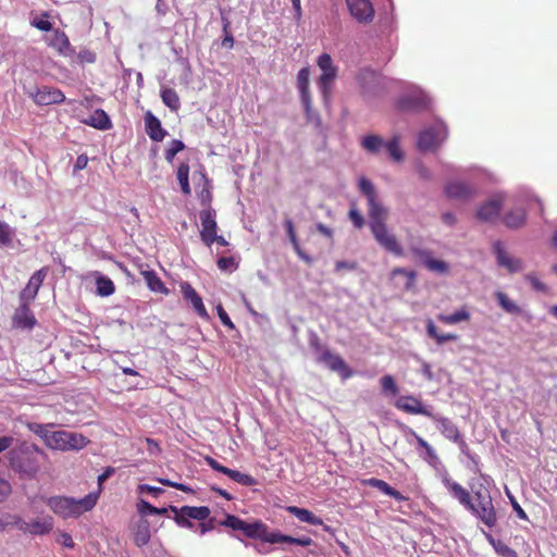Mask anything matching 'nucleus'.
<instances>
[{"label":"nucleus","instance_id":"obj_4","mask_svg":"<svg viewBox=\"0 0 557 557\" xmlns=\"http://www.w3.org/2000/svg\"><path fill=\"white\" fill-rule=\"evenodd\" d=\"M466 508L487 528L492 529L496 525L497 515L488 491H475L470 505Z\"/></svg>","mask_w":557,"mask_h":557},{"label":"nucleus","instance_id":"obj_55","mask_svg":"<svg viewBox=\"0 0 557 557\" xmlns=\"http://www.w3.org/2000/svg\"><path fill=\"white\" fill-rule=\"evenodd\" d=\"M348 215L356 228L363 227L364 219H363L362 214L359 212V210L356 208V206H352L350 208Z\"/></svg>","mask_w":557,"mask_h":557},{"label":"nucleus","instance_id":"obj_18","mask_svg":"<svg viewBox=\"0 0 557 557\" xmlns=\"http://www.w3.org/2000/svg\"><path fill=\"white\" fill-rule=\"evenodd\" d=\"M395 406L397 409L409 413V414H422V416H431V411L428 410L414 396H400Z\"/></svg>","mask_w":557,"mask_h":557},{"label":"nucleus","instance_id":"obj_49","mask_svg":"<svg viewBox=\"0 0 557 557\" xmlns=\"http://www.w3.org/2000/svg\"><path fill=\"white\" fill-rule=\"evenodd\" d=\"M216 265L219 270L231 273L236 271L239 264L234 257H220L216 260Z\"/></svg>","mask_w":557,"mask_h":557},{"label":"nucleus","instance_id":"obj_12","mask_svg":"<svg viewBox=\"0 0 557 557\" xmlns=\"http://www.w3.org/2000/svg\"><path fill=\"white\" fill-rule=\"evenodd\" d=\"M48 267H42L33 273L28 283L20 293V300L32 302L37 297V294L48 274Z\"/></svg>","mask_w":557,"mask_h":557},{"label":"nucleus","instance_id":"obj_16","mask_svg":"<svg viewBox=\"0 0 557 557\" xmlns=\"http://www.w3.org/2000/svg\"><path fill=\"white\" fill-rule=\"evenodd\" d=\"M428 418H431L437 424V429L444 437L451 442L461 443L465 445L458 426L450 419L433 414L432 412L431 416H428Z\"/></svg>","mask_w":557,"mask_h":557},{"label":"nucleus","instance_id":"obj_59","mask_svg":"<svg viewBox=\"0 0 557 557\" xmlns=\"http://www.w3.org/2000/svg\"><path fill=\"white\" fill-rule=\"evenodd\" d=\"M8 519H9V523H11V525L16 527L20 531H22L24 533L28 532L29 522H26L20 516H16V515L11 516V515H9Z\"/></svg>","mask_w":557,"mask_h":557},{"label":"nucleus","instance_id":"obj_51","mask_svg":"<svg viewBox=\"0 0 557 557\" xmlns=\"http://www.w3.org/2000/svg\"><path fill=\"white\" fill-rule=\"evenodd\" d=\"M284 226L286 230V233L288 235V238L293 245L294 250L296 253H300V245L296 235L295 226L292 220L287 219L284 221Z\"/></svg>","mask_w":557,"mask_h":557},{"label":"nucleus","instance_id":"obj_27","mask_svg":"<svg viewBox=\"0 0 557 557\" xmlns=\"http://www.w3.org/2000/svg\"><path fill=\"white\" fill-rule=\"evenodd\" d=\"M494 250L499 265L507 268L510 272H517L521 269L520 261L510 258L499 242L495 243Z\"/></svg>","mask_w":557,"mask_h":557},{"label":"nucleus","instance_id":"obj_5","mask_svg":"<svg viewBox=\"0 0 557 557\" xmlns=\"http://www.w3.org/2000/svg\"><path fill=\"white\" fill-rule=\"evenodd\" d=\"M170 510L174 512V521L181 528L190 529L193 528L191 519L198 521H206L210 516V509L207 506H183L177 508L176 506H170Z\"/></svg>","mask_w":557,"mask_h":557},{"label":"nucleus","instance_id":"obj_15","mask_svg":"<svg viewBox=\"0 0 557 557\" xmlns=\"http://www.w3.org/2000/svg\"><path fill=\"white\" fill-rule=\"evenodd\" d=\"M410 250L417 258H419L423 262L424 267L429 271L440 274H445L448 272L449 265L443 260L434 259L430 250L417 247H411Z\"/></svg>","mask_w":557,"mask_h":557},{"label":"nucleus","instance_id":"obj_23","mask_svg":"<svg viewBox=\"0 0 557 557\" xmlns=\"http://www.w3.org/2000/svg\"><path fill=\"white\" fill-rule=\"evenodd\" d=\"M361 484L364 486L375 487L379 491H381L382 493H384L385 495H388L389 497H392L398 502L406 500V497L400 492H398L397 490H395L388 483H386L385 481H383L381 479H376V478L364 479L361 481Z\"/></svg>","mask_w":557,"mask_h":557},{"label":"nucleus","instance_id":"obj_61","mask_svg":"<svg viewBox=\"0 0 557 557\" xmlns=\"http://www.w3.org/2000/svg\"><path fill=\"white\" fill-rule=\"evenodd\" d=\"M159 482L162 484V485H165V486H171V487H174L178 491H182L184 493H195L194 490L185 484H182V483H177V482H173L169 479H159Z\"/></svg>","mask_w":557,"mask_h":557},{"label":"nucleus","instance_id":"obj_7","mask_svg":"<svg viewBox=\"0 0 557 557\" xmlns=\"http://www.w3.org/2000/svg\"><path fill=\"white\" fill-rule=\"evenodd\" d=\"M216 212L213 208H205L199 213L201 222L200 238L207 247H211L218 233Z\"/></svg>","mask_w":557,"mask_h":557},{"label":"nucleus","instance_id":"obj_36","mask_svg":"<svg viewBox=\"0 0 557 557\" xmlns=\"http://www.w3.org/2000/svg\"><path fill=\"white\" fill-rule=\"evenodd\" d=\"M385 141L377 135L364 136L361 140V147L370 153H379L385 148Z\"/></svg>","mask_w":557,"mask_h":557},{"label":"nucleus","instance_id":"obj_52","mask_svg":"<svg viewBox=\"0 0 557 557\" xmlns=\"http://www.w3.org/2000/svg\"><path fill=\"white\" fill-rule=\"evenodd\" d=\"M12 231L10 226L0 221V247H9L12 244Z\"/></svg>","mask_w":557,"mask_h":557},{"label":"nucleus","instance_id":"obj_14","mask_svg":"<svg viewBox=\"0 0 557 557\" xmlns=\"http://www.w3.org/2000/svg\"><path fill=\"white\" fill-rule=\"evenodd\" d=\"M20 306L15 309L12 317V324L16 329L32 330L36 324V318L29 308V301L20 300Z\"/></svg>","mask_w":557,"mask_h":557},{"label":"nucleus","instance_id":"obj_6","mask_svg":"<svg viewBox=\"0 0 557 557\" xmlns=\"http://www.w3.org/2000/svg\"><path fill=\"white\" fill-rule=\"evenodd\" d=\"M446 137V126L443 124H435L434 126L429 127L419 134L418 148L421 151L436 150Z\"/></svg>","mask_w":557,"mask_h":557},{"label":"nucleus","instance_id":"obj_30","mask_svg":"<svg viewBox=\"0 0 557 557\" xmlns=\"http://www.w3.org/2000/svg\"><path fill=\"white\" fill-rule=\"evenodd\" d=\"M53 529V519L48 516L42 519H35L29 522L28 534L32 535H46Z\"/></svg>","mask_w":557,"mask_h":557},{"label":"nucleus","instance_id":"obj_22","mask_svg":"<svg viewBox=\"0 0 557 557\" xmlns=\"http://www.w3.org/2000/svg\"><path fill=\"white\" fill-rule=\"evenodd\" d=\"M443 484L450 492V494L459 500V503L466 508L470 505L472 499L470 493L459 483L454 481L449 476L443 478Z\"/></svg>","mask_w":557,"mask_h":557},{"label":"nucleus","instance_id":"obj_54","mask_svg":"<svg viewBox=\"0 0 557 557\" xmlns=\"http://www.w3.org/2000/svg\"><path fill=\"white\" fill-rule=\"evenodd\" d=\"M309 69L304 67L298 72L297 75V86L299 90H306L309 89Z\"/></svg>","mask_w":557,"mask_h":557},{"label":"nucleus","instance_id":"obj_38","mask_svg":"<svg viewBox=\"0 0 557 557\" xmlns=\"http://www.w3.org/2000/svg\"><path fill=\"white\" fill-rule=\"evenodd\" d=\"M276 543L296 544L299 546L307 547L312 544V540L308 536L293 537L290 535H285L280 532H275V539H271V544Z\"/></svg>","mask_w":557,"mask_h":557},{"label":"nucleus","instance_id":"obj_34","mask_svg":"<svg viewBox=\"0 0 557 557\" xmlns=\"http://www.w3.org/2000/svg\"><path fill=\"white\" fill-rule=\"evenodd\" d=\"M426 333L431 338L435 339V342L438 345H443L446 342L458 339V335H456L454 333H447V334L438 333V330L432 320H428V322H426Z\"/></svg>","mask_w":557,"mask_h":557},{"label":"nucleus","instance_id":"obj_8","mask_svg":"<svg viewBox=\"0 0 557 557\" xmlns=\"http://www.w3.org/2000/svg\"><path fill=\"white\" fill-rule=\"evenodd\" d=\"M375 240L387 251L403 256V249L394 234L389 233L386 223H375L370 226Z\"/></svg>","mask_w":557,"mask_h":557},{"label":"nucleus","instance_id":"obj_43","mask_svg":"<svg viewBox=\"0 0 557 557\" xmlns=\"http://www.w3.org/2000/svg\"><path fill=\"white\" fill-rule=\"evenodd\" d=\"M498 305L508 313L519 314L521 313V308L503 292H497L495 294Z\"/></svg>","mask_w":557,"mask_h":557},{"label":"nucleus","instance_id":"obj_26","mask_svg":"<svg viewBox=\"0 0 557 557\" xmlns=\"http://www.w3.org/2000/svg\"><path fill=\"white\" fill-rule=\"evenodd\" d=\"M494 250L499 265L507 268L510 272H517L521 269L520 261L510 258L499 242L495 243Z\"/></svg>","mask_w":557,"mask_h":557},{"label":"nucleus","instance_id":"obj_13","mask_svg":"<svg viewBox=\"0 0 557 557\" xmlns=\"http://www.w3.org/2000/svg\"><path fill=\"white\" fill-rule=\"evenodd\" d=\"M318 360L325 363L330 370L337 372L344 380L351 377L354 374L344 359L330 350H324Z\"/></svg>","mask_w":557,"mask_h":557},{"label":"nucleus","instance_id":"obj_24","mask_svg":"<svg viewBox=\"0 0 557 557\" xmlns=\"http://www.w3.org/2000/svg\"><path fill=\"white\" fill-rule=\"evenodd\" d=\"M86 125L92 126L97 129L107 131L112 127L109 115L102 109H97L92 114L83 121Z\"/></svg>","mask_w":557,"mask_h":557},{"label":"nucleus","instance_id":"obj_9","mask_svg":"<svg viewBox=\"0 0 557 557\" xmlns=\"http://www.w3.org/2000/svg\"><path fill=\"white\" fill-rule=\"evenodd\" d=\"M28 95L38 106L59 104L65 101L62 90L51 86L37 87L34 91H29Z\"/></svg>","mask_w":557,"mask_h":557},{"label":"nucleus","instance_id":"obj_48","mask_svg":"<svg viewBox=\"0 0 557 557\" xmlns=\"http://www.w3.org/2000/svg\"><path fill=\"white\" fill-rule=\"evenodd\" d=\"M186 148L185 144L180 139H173L164 151V158L169 163H172L175 156Z\"/></svg>","mask_w":557,"mask_h":557},{"label":"nucleus","instance_id":"obj_28","mask_svg":"<svg viewBox=\"0 0 557 557\" xmlns=\"http://www.w3.org/2000/svg\"><path fill=\"white\" fill-rule=\"evenodd\" d=\"M286 510L289 513L294 515L301 522H306L311 525H323V520L306 508L288 506Z\"/></svg>","mask_w":557,"mask_h":557},{"label":"nucleus","instance_id":"obj_41","mask_svg":"<svg viewBox=\"0 0 557 557\" xmlns=\"http://www.w3.org/2000/svg\"><path fill=\"white\" fill-rule=\"evenodd\" d=\"M163 103L172 111H177L181 107V100L177 92L173 88H163L161 90Z\"/></svg>","mask_w":557,"mask_h":557},{"label":"nucleus","instance_id":"obj_33","mask_svg":"<svg viewBox=\"0 0 557 557\" xmlns=\"http://www.w3.org/2000/svg\"><path fill=\"white\" fill-rule=\"evenodd\" d=\"M370 226L377 223H386L387 210L377 201V198L372 202H368Z\"/></svg>","mask_w":557,"mask_h":557},{"label":"nucleus","instance_id":"obj_25","mask_svg":"<svg viewBox=\"0 0 557 557\" xmlns=\"http://www.w3.org/2000/svg\"><path fill=\"white\" fill-rule=\"evenodd\" d=\"M445 191L449 198H454V199H468L474 193V190L471 186H469L466 183H461V182H454V183L448 184L446 186Z\"/></svg>","mask_w":557,"mask_h":557},{"label":"nucleus","instance_id":"obj_40","mask_svg":"<svg viewBox=\"0 0 557 557\" xmlns=\"http://www.w3.org/2000/svg\"><path fill=\"white\" fill-rule=\"evenodd\" d=\"M66 450L82 449L88 444V440L78 433L65 431Z\"/></svg>","mask_w":557,"mask_h":557},{"label":"nucleus","instance_id":"obj_57","mask_svg":"<svg viewBox=\"0 0 557 557\" xmlns=\"http://www.w3.org/2000/svg\"><path fill=\"white\" fill-rule=\"evenodd\" d=\"M42 16L45 18H35L32 21V25L34 27H36L37 29L39 30H42V32H50L52 29V24L51 22H49L47 18H48V13H44Z\"/></svg>","mask_w":557,"mask_h":557},{"label":"nucleus","instance_id":"obj_58","mask_svg":"<svg viewBox=\"0 0 557 557\" xmlns=\"http://www.w3.org/2000/svg\"><path fill=\"white\" fill-rule=\"evenodd\" d=\"M397 275H404L408 278L407 288H410L413 285L416 278V273L413 271H407L406 269L403 268H395L392 271V276L395 277Z\"/></svg>","mask_w":557,"mask_h":557},{"label":"nucleus","instance_id":"obj_10","mask_svg":"<svg viewBox=\"0 0 557 557\" xmlns=\"http://www.w3.org/2000/svg\"><path fill=\"white\" fill-rule=\"evenodd\" d=\"M351 16L358 23H370L374 17V8L370 0H346Z\"/></svg>","mask_w":557,"mask_h":557},{"label":"nucleus","instance_id":"obj_50","mask_svg":"<svg viewBox=\"0 0 557 557\" xmlns=\"http://www.w3.org/2000/svg\"><path fill=\"white\" fill-rule=\"evenodd\" d=\"M380 383H381L382 391L384 393H389L393 396L398 394V392H399L398 386L395 382V379L392 375L386 374V375L382 376L380 380Z\"/></svg>","mask_w":557,"mask_h":557},{"label":"nucleus","instance_id":"obj_39","mask_svg":"<svg viewBox=\"0 0 557 557\" xmlns=\"http://www.w3.org/2000/svg\"><path fill=\"white\" fill-rule=\"evenodd\" d=\"M97 294L101 297H108L114 294L115 285L113 281L107 276L99 275L96 278Z\"/></svg>","mask_w":557,"mask_h":557},{"label":"nucleus","instance_id":"obj_37","mask_svg":"<svg viewBox=\"0 0 557 557\" xmlns=\"http://www.w3.org/2000/svg\"><path fill=\"white\" fill-rule=\"evenodd\" d=\"M177 181L181 187V190L184 195H190L191 188L189 185V165L187 162H182L176 172Z\"/></svg>","mask_w":557,"mask_h":557},{"label":"nucleus","instance_id":"obj_42","mask_svg":"<svg viewBox=\"0 0 557 557\" xmlns=\"http://www.w3.org/2000/svg\"><path fill=\"white\" fill-rule=\"evenodd\" d=\"M47 446L51 449L66 450L65 431H52L48 435Z\"/></svg>","mask_w":557,"mask_h":557},{"label":"nucleus","instance_id":"obj_62","mask_svg":"<svg viewBox=\"0 0 557 557\" xmlns=\"http://www.w3.org/2000/svg\"><path fill=\"white\" fill-rule=\"evenodd\" d=\"M216 312H218V315L222 322V324L226 327H228L230 330H234L235 329V325L234 323L232 322V320L230 319L227 312L224 310V308L222 307V305H219L216 307Z\"/></svg>","mask_w":557,"mask_h":557},{"label":"nucleus","instance_id":"obj_32","mask_svg":"<svg viewBox=\"0 0 557 557\" xmlns=\"http://www.w3.org/2000/svg\"><path fill=\"white\" fill-rule=\"evenodd\" d=\"M525 211L522 208H516L505 213L503 221L509 228L521 227L525 223Z\"/></svg>","mask_w":557,"mask_h":557},{"label":"nucleus","instance_id":"obj_1","mask_svg":"<svg viewBox=\"0 0 557 557\" xmlns=\"http://www.w3.org/2000/svg\"><path fill=\"white\" fill-rule=\"evenodd\" d=\"M47 455L36 444L24 441L7 453L9 468L20 479H34Z\"/></svg>","mask_w":557,"mask_h":557},{"label":"nucleus","instance_id":"obj_46","mask_svg":"<svg viewBox=\"0 0 557 557\" xmlns=\"http://www.w3.org/2000/svg\"><path fill=\"white\" fill-rule=\"evenodd\" d=\"M385 149L394 161L399 162L403 160L404 153L399 147L398 136H394L391 140L386 141Z\"/></svg>","mask_w":557,"mask_h":557},{"label":"nucleus","instance_id":"obj_45","mask_svg":"<svg viewBox=\"0 0 557 557\" xmlns=\"http://www.w3.org/2000/svg\"><path fill=\"white\" fill-rule=\"evenodd\" d=\"M360 193L366 196L368 202H372L377 198L376 190L372 182L366 177H361L358 183Z\"/></svg>","mask_w":557,"mask_h":557},{"label":"nucleus","instance_id":"obj_29","mask_svg":"<svg viewBox=\"0 0 557 557\" xmlns=\"http://www.w3.org/2000/svg\"><path fill=\"white\" fill-rule=\"evenodd\" d=\"M141 275L144 276L147 286L151 292L160 293L163 295H168L170 290L164 285V283L160 280L157 273L153 270H141Z\"/></svg>","mask_w":557,"mask_h":557},{"label":"nucleus","instance_id":"obj_11","mask_svg":"<svg viewBox=\"0 0 557 557\" xmlns=\"http://www.w3.org/2000/svg\"><path fill=\"white\" fill-rule=\"evenodd\" d=\"M318 66L323 72L319 77V85L323 94H327L331 83L337 76V69L333 65L332 58L329 53H322L318 59Z\"/></svg>","mask_w":557,"mask_h":557},{"label":"nucleus","instance_id":"obj_47","mask_svg":"<svg viewBox=\"0 0 557 557\" xmlns=\"http://www.w3.org/2000/svg\"><path fill=\"white\" fill-rule=\"evenodd\" d=\"M227 476L244 486H253L257 484V481L252 475L237 470L230 469Z\"/></svg>","mask_w":557,"mask_h":557},{"label":"nucleus","instance_id":"obj_31","mask_svg":"<svg viewBox=\"0 0 557 557\" xmlns=\"http://www.w3.org/2000/svg\"><path fill=\"white\" fill-rule=\"evenodd\" d=\"M471 319V314L466 306L451 314L440 313L437 320L447 325H454L459 322H468Z\"/></svg>","mask_w":557,"mask_h":557},{"label":"nucleus","instance_id":"obj_20","mask_svg":"<svg viewBox=\"0 0 557 557\" xmlns=\"http://www.w3.org/2000/svg\"><path fill=\"white\" fill-rule=\"evenodd\" d=\"M502 199H491L483 203L476 212V216L482 222H494L498 219L502 209Z\"/></svg>","mask_w":557,"mask_h":557},{"label":"nucleus","instance_id":"obj_2","mask_svg":"<svg viewBox=\"0 0 557 557\" xmlns=\"http://www.w3.org/2000/svg\"><path fill=\"white\" fill-rule=\"evenodd\" d=\"M50 510L62 519L78 518L95 508L99 499V492H91L81 499L70 496L41 497Z\"/></svg>","mask_w":557,"mask_h":557},{"label":"nucleus","instance_id":"obj_53","mask_svg":"<svg viewBox=\"0 0 557 557\" xmlns=\"http://www.w3.org/2000/svg\"><path fill=\"white\" fill-rule=\"evenodd\" d=\"M202 176H203L206 183H205V187L202 188V190L199 194V198H200L201 203L206 208H209V207H211L210 203L212 201L211 186H210V182L206 177V175L203 174Z\"/></svg>","mask_w":557,"mask_h":557},{"label":"nucleus","instance_id":"obj_21","mask_svg":"<svg viewBox=\"0 0 557 557\" xmlns=\"http://www.w3.org/2000/svg\"><path fill=\"white\" fill-rule=\"evenodd\" d=\"M133 542L137 547L147 545L150 541V524L148 520L140 519L131 528Z\"/></svg>","mask_w":557,"mask_h":557},{"label":"nucleus","instance_id":"obj_60","mask_svg":"<svg viewBox=\"0 0 557 557\" xmlns=\"http://www.w3.org/2000/svg\"><path fill=\"white\" fill-rule=\"evenodd\" d=\"M205 461L214 471H218V472L223 473L225 475H227V473L230 472V468L221 465L218 460H215L214 458H212L210 456H206L205 457Z\"/></svg>","mask_w":557,"mask_h":557},{"label":"nucleus","instance_id":"obj_44","mask_svg":"<svg viewBox=\"0 0 557 557\" xmlns=\"http://www.w3.org/2000/svg\"><path fill=\"white\" fill-rule=\"evenodd\" d=\"M487 539L492 546L494 547L495 552L502 557H518L516 550L509 547L503 541L495 540L492 535H487Z\"/></svg>","mask_w":557,"mask_h":557},{"label":"nucleus","instance_id":"obj_19","mask_svg":"<svg viewBox=\"0 0 557 557\" xmlns=\"http://www.w3.org/2000/svg\"><path fill=\"white\" fill-rule=\"evenodd\" d=\"M145 128L153 141H162L166 136V131L162 127L160 120L151 111H147L145 114Z\"/></svg>","mask_w":557,"mask_h":557},{"label":"nucleus","instance_id":"obj_56","mask_svg":"<svg viewBox=\"0 0 557 557\" xmlns=\"http://www.w3.org/2000/svg\"><path fill=\"white\" fill-rule=\"evenodd\" d=\"M28 429L33 433H35L36 435L41 437L44 440L45 444L47 445V438H48V435H51V433H52L51 431H48L45 425L39 424V423H30V424H28Z\"/></svg>","mask_w":557,"mask_h":557},{"label":"nucleus","instance_id":"obj_17","mask_svg":"<svg viewBox=\"0 0 557 557\" xmlns=\"http://www.w3.org/2000/svg\"><path fill=\"white\" fill-rule=\"evenodd\" d=\"M180 286H181V292L183 294L184 299L193 306L196 313L200 318L208 319L209 318L208 311L203 305L202 298L196 292V289L188 282H183V283H181Z\"/></svg>","mask_w":557,"mask_h":557},{"label":"nucleus","instance_id":"obj_64","mask_svg":"<svg viewBox=\"0 0 557 557\" xmlns=\"http://www.w3.org/2000/svg\"><path fill=\"white\" fill-rule=\"evenodd\" d=\"M138 512L140 515H154L157 513V507L152 506L150 503L141 499L137 505Z\"/></svg>","mask_w":557,"mask_h":557},{"label":"nucleus","instance_id":"obj_3","mask_svg":"<svg viewBox=\"0 0 557 557\" xmlns=\"http://www.w3.org/2000/svg\"><path fill=\"white\" fill-rule=\"evenodd\" d=\"M221 524L234 531H242L249 539L261 540L267 543H271V539H275V532H269L268 525L260 520L249 523L228 513Z\"/></svg>","mask_w":557,"mask_h":557},{"label":"nucleus","instance_id":"obj_35","mask_svg":"<svg viewBox=\"0 0 557 557\" xmlns=\"http://www.w3.org/2000/svg\"><path fill=\"white\" fill-rule=\"evenodd\" d=\"M50 46L60 53L65 54L70 50L71 44L64 32L55 29L53 32Z\"/></svg>","mask_w":557,"mask_h":557},{"label":"nucleus","instance_id":"obj_63","mask_svg":"<svg viewBox=\"0 0 557 557\" xmlns=\"http://www.w3.org/2000/svg\"><path fill=\"white\" fill-rule=\"evenodd\" d=\"M12 493V486L5 479L0 478V503L4 502Z\"/></svg>","mask_w":557,"mask_h":557}]
</instances>
